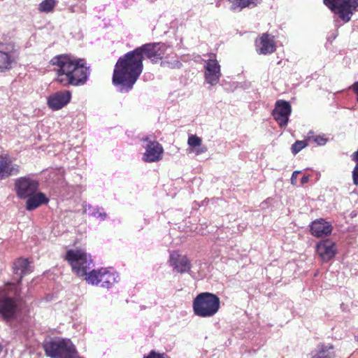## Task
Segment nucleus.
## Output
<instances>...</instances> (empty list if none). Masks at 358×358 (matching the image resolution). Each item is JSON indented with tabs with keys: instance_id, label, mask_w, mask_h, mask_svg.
I'll return each instance as SVG.
<instances>
[{
	"instance_id": "7",
	"label": "nucleus",
	"mask_w": 358,
	"mask_h": 358,
	"mask_svg": "<svg viewBox=\"0 0 358 358\" xmlns=\"http://www.w3.org/2000/svg\"><path fill=\"white\" fill-rule=\"evenodd\" d=\"M323 3L344 23L350 21L358 8V0H323Z\"/></svg>"
},
{
	"instance_id": "30",
	"label": "nucleus",
	"mask_w": 358,
	"mask_h": 358,
	"mask_svg": "<svg viewBox=\"0 0 358 358\" xmlns=\"http://www.w3.org/2000/svg\"><path fill=\"white\" fill-rule=\"evenodd\" d=\"M352 173L353 184L355 185H358V162H356V165Z\"/></svg>"
},
{
	"instance_id": "28",
	"label": "nucleus",
	"mask_w": 358,
	"mask_h": 358,
	"mask_svg": "<svg viewBox=\"0 0 358 358\" xmlns=\"http://www.w3.org/2000/svg\"><path fill=\"white\" fill-rule=\"evenodd\" d=\"M143 358H169L166 353H159L155 350H151L147 355L144 356Z\"/></svg>"
},
{
	"instance_id": "36",
	"label": "nucleus",
	"mask_w": 358,
	"mask_h": 358,
	"mask_svg": "<svg viewBox=\"0 0 358 358\" xmlns=\"http://www.w3.org/2000/svg\"><path fill=\"white\" fill-rule=\"evenodd\" d=\"M2 348H3L2 345H1V343H0V352L2 351Z\"/></svg>"
},
{
	"instance_id": "9",
	"label": "nucleus",
	"mask_w": 358,
	"mask_h": 358,
	"mask_svg": "<svg viewBox=\"0 0 358 358\" xmlns=\"http://www.w3.org/2000/svg\"><path fill=\"white\" fill-rule=\"evenodd\" d=\"M38 181L29 176L20 177L14 182V189L20 199H25L38 190Z\"/></svg>"
},
{
	"instance_id": "29",
	"label": "nucleus",
	"mask_w": 358,
	"mask_h": 358,
	"mask_svg": "<svg viewBox=\"0 0 358 358\" xmlns=\"http://www.w3.org/2000/svg\"><path fill=\"white\" fill-rule=\"evenodd\" d=\"M318 145H324L327 142V138L324 136L317 135L314 137L313 141Z\"/></svg>"
},
{
	"instance_id": "2",
	"label": "nucleus",
	"mask_w": 358,
	"mask_h": 358,
	"mask_svg": "<svg viewBox=\"0 0 358 358\" xmlns=\"http://www.w3.org/2000/svg\"><path fill=\"white\" fill-rule=\"evenodd\" d=\"M50 64L57 67L56 82L64 87L84 85L91 73L90 66L85 59L69 55L55 56L51 59Z\"/></svg>"
},
{
	"instance_id": "18",
	"label": "nucleus",
	"mask_w": 358,
	"mask_h": 358,
	"mask_svg": "<svg viewBox=\"0 0 358 358\" xmlns=\"http://www.w3.org/2000/svg\"><path fill=\"white\" fill-rule=\"evenodd\" d=\"M25 199V209L27 211H34L40 206L48 204L50 201L49 198L45 193L38 190Z\"/></svg>"
},
{
	"instance_id": "26",
	"label": "nucleus",
	"mask_w": 358,
	"mask_h": 358,
	"mask_svg": "<svg viewBox=\"0 0 358 358\" xmlns=\"http://www.w3.org/2000/svg\"><path fill=\"white\" fill-rule=\"evenodd\" d=\"M202 140L196 135H190L188 137L187 143L190 147L196 148L201 145Z\"/></svg>"
},
{
	"instance_id": "10",
	"label": "nucleus",
	"mask_w": 358,
	"mask_h": 358,
	"mask_svg": "<svg viewBox=\"0 0 358 358\" xmlns=\"http://www.w3.org/2000/svg\"><path fill=\"white\" fill-rule=\"evenodd\" d=\"M16 56L14 43H0V72L11 69L13 64L16 63Z\"/></svg>"
},
{
	"instance_id": "13",
	"label": "nucleus",
	"mask_w": 358,
	"mask_h": 358,
	"mask_svg": "<svg viewBox=\"0 0 358 358\" xmlns=\"http://www.w3.org/2000/svg\"><path fill=\"white\" fill-rule=\"evenodd\" d=\"M169 262L173 271L180 273H188L192 268L191 262L187 256L182 255L176 250L170 252Z\"/></svg>"
},
{
	"instance_id": "21",
	"label": "nucleus",
	"mask_w": 358,
	"mask_h": 358,
	"mask_svg": "<svg viewBox=\"0 0 358 358\" xmlns=\"http://www.w3.org/2000/svg\"><path fill=\"white\" fill-rule=\"evenodd\" d=\"M13 268L18 284L21 282L23 276L31 272L30 262L27 259L19 258L16 259L13 263Z\"/></svg>"
},
{
	"instance_id": "37",
	"label": "nucleus",
	"mask_w": 358,
	"mask_h": 358,
	"mask_svg": "<svg viewBox=\"0 0 358 358\" xmlns=\"http://www.w3.org/2000/svg\"><path fill=\"white\" fill-rule=\"evenodd\" d=\"M357 341H358V336H357Z\"/></svg>"
},
{
	"instance_id": "35",
	"label": "nucleus",
	"mask_w": 358,
	"mask_h": 358,
	"mask_svg": "<svg viewBox=\"0 0 358 358\" xmlns=\"http://www.w3.org/2000/svg\"><path fill=\"white\" fill-rule=\"evenodd\" d=\"M309 176H303L301 179V185L306 184L309 181Z\"/></svg>"
},
{
	"instance_id": "12",
	"label": "nucleus",
	"mask_w": 358,
	"mask_h": 358,
	"mask_svg": "<svg viewBox=\"0 0 358 358\" xmlns=\"http://www.w3.org/2000/svg\"><path fill=\"white\" fill-rule=\"evenodd\" d=\"M291 113L292 106L290 103L285 100H278L275 103V108L272 110L271 115L280 127L283 128L287 125Z\"/></svg>"
},
{
	"instance_id": "32",
	"label": "nucleus",
	"mask_w": 358,
	"mask_h": 358,
	"mask_svg": "<svg viewBox=\"0 0 358 358\" xmlns=\"http://www.w3.org/2000/svg\"><path fill=\"white\" fill-rule=\"evenodd\" d=\"M350 89H352L354 92L357 95V101L358 102V81H356L350 87Z\"/></svg>"
},
{
	"instance_id": "27",
	"label": "nucleus",
	"mask_w": 358,
	"mask_h": 358,
	"mask_svg": "<svg viewBox=\"0 0 358 358\" xmlns=\"http://www.w3.org/2000/svg\"><path fill=\"white\" fill-rule=\"evenodd\" d=\"M307 144L304 141H296L292 144L291 150L294 155L299 153L303 148H304Z\"/></svg>"
},
{
	"instance_id": "5",
	"label": "nucleus",
	"mask_w": 358,
	"mask_h": 358,
	"mask_svg": "<svg viewBox=\"0 0 358 358\" xmlns=\"http://www.w3.org/2000/svg\"><path fill=\"white\" fill-rule=\"evenodd\" d=\"M46 356L50 358H76L78 351L70 339L55 338L43 344Z\"/></svg>"
},
{
	"instance_id": "15",
	"label": "nucleus",
	"mask_w": 358,
	"mask_h": 358,
	"mask_svg": "<svg viewBox=\"0 0 358 358\" xmlns=\"http://www.w3.org/2000/svg\"><path fill=\"white\" fill-rule=\"evenodd\" d=\"M71 99L69 90L59 91L48 96L47 104L52 110H58L67 105Z\"/></svg>"
},
{
	"instance_id": "33",
	"label": "nucleus",
	"mask_w": 358,
	"mask_h": 358,
	"mask_svg": "<svg viewBox=\"0 0 358 358\" xmlns=\"http://www.w3.org/2000/svg\"><path fill=\"white\" fill-rule=\"evenodd\" d=\"M207 151V148L206 146H199L198 147V148L195 149V153L196 155H201L202 153H205Z\"/></svg>"
},
{
	"instance_id": "4",
	"label": "nucleus",
	"mask_w": 358,
	"mask_h": 358,
	"mask_svg": "<svg viewBox=\"0 0 358 358\" xmlns=\"http://www.w3.org/2000/svg\"><path fill=\"white\" fill-rule=\"evenodd\" d=\"M66 259L71 266L73 272L79 277H85V280L94 269V264L91 255L83 250H67Z\"/></svg>"
},
{
	"instance_id": "25",
	"label": "nucleus",
	"mask_w": 358,
	"mask_h": 358,
	"mask_svg": "<svg viewBox=\"0 0 358 358\" xmlns=\"http://www.w3.org/2000/svg\"><path fill=\"white\" fill-rule=\"evenodd\" d=\"M55 4V0H43L38 6V10L41 13H50L53 10Z\"/></svg>"
},
{
	"instance_id": "23",
	"label": "nucleus",
	"mask_w": 358,
	"mask_h": 358,
	"mask_svg": "<svg viewBox=\"0 0 358 358\" xmlns=\"http://www.w3.org/2000/svg\"><path fill=\"white\" fill-rule=\"evenodd\" d=\"M231 5L232 11H241L246 8H254L260 4L262 0H227Z\"/></svg>"
},
{
	"instance_id": "3",
	"label": "nucleus",
	"mask_w": 358,
	"mask_h": 358,
	"mask_svg": "<svg viewBox=\"0 0 358 358\" xmlns=\"http://www.w3.org/2000/svg\"><path fill=\"white\" fill-rule=\"evenodd\" d=\"M194 314L199 317H211L220 308V299L213 293L205 292L198 294L192 301Z\"/></svg>"
},
{
	"instance_id": "19",
	"label": "nucleus",
	"mask_w": 358,
	"mask_h": 358,
	"mask_svg": "<svg viewBox=\"0 0 358 358\" xmlns=\"http://www.w3.org/2000/svg\"><path fill=\"white\" fill-rule=\"evenodd\" d=\"M255 43L257 52L259 55L271 54L275 50L273 37L267 33L263 34L259 40H256Z\"/></svg>"
},
{
	"instance_id": "14",
	"label": "nucleus",
	"mask_w": 358,
	"mask_h": 358,
	"mask_svg": "<svg viewBox=\"0 0 358 358\" xmlns=\"http://www.w3.org/2000/svg\"><path fill=\"white\" fill-rule=\"evenodd\" d=\"M205 80L210 85H215L221 77L220 65L217 59H209L204 65Z\"/></svg>"
},
{
	"instance_id": "22",
	"label": "nucleus",
	"mask_w": 358,
	"mask_h": 358,
	"mask_svg": "<svg viewBox=\"0 0 358 358\" xmlns=\"http://www.w3.org/2000/svg\"><path fill=\"white\" fill-rule=\"evenodd\" d=\"M312 358H336L334 346L331 343H320L313 352Z\"/></svg>"
},
{
	"instance_id": "1",
	"label": "nucleus",
	"mask_w": 358,
	"mask_h": 358,
	"mask_svg": "<svg viewBox=\"0 0 358 358\" xmlns=\"http://www.w3.org/2000/svg\"><path fill=\"white\" fill-rule=\"evenodd\" d=\"M168 48L169 45L163 43H148L120 57L115 64L112 78L117 91L122 94L130 92L142 73L143 59L148 58L156 64L163 58Z\"/></svg>"
},
{
	"instance_id": "34",
	"label": "nucleus",
	"mask_w": 358,
	"mask_h": 358,
	"mask_svg": "<svg viewBox=\"0 0 358 358\" xmlns=\"http://www.w3.org/2000/svg\"><path fill=\"white\" fill-rule=\"evenodd\" d=\"M316 135H315L314 131H310L307 134V139L309 141H313L314 137H315Z\"/></svg>"
},
{
	"instance_id": "8",
	"label": "nucleus",
	"mask_w": 358,
	"mask_h": 358,
	"mask_svg": "<svg viewBox=\"0 0 358 358\" xmlns=\"http://www.w3.org/2000/svg\"><path fill=\"white\" fill-rule=\"evenodd\" d=\"M143 148L145 152L143 155L142 159L147 163H152L160 161L163 157V146L157 141L152 136H143L141 138Z\"/></svg>"
},
{
	"instance_id": "6",
	"label": "nucleus",
	"mask_w": 358,
	"mask_h": 358,
	"mask_svg": "<svg viewBox=\"0 0 358 358\" xmlns=\"http://www.w3.org/2000/svg\"><path fill=\"white\" fill-rule=\"evenodd\" d=\"M119 280L118 273L109 268L92 269L86 278L88 284L106 289H110Z\"/></svg>"
},
{
	"instance_id": "16",
	"label": "nucleus",
	"mask_w": 358,
	"mask_h": 358,
	"mask_svg": "<svg viewBox=\"0 0 358 358\" xmlns=\"http://www.w3.org/2000/svg\"><path fill=\"white\" fill-rule=\"evenodd\" d=\"M20 173V166L13 164L7 155H0V180H5Z\"/></svg>"
},
{
	"instance_id": "31",
	"label": "nucleus",
	"mask_w": 358,
	"mask_h": 358,
	"mask_svg": "<svg viewBox=\"0 0 358 358\" xmlns=\"http://www.w3.org/2000/svg\"><path fill=\"white\" fill-rule=\"evenodd\" d=\"M301 173V171H294L292 173V176H291V179H290L292 185H296V183H297V176Z\"/></svg>"
},
{
	"instance_id": "11",
	"label": "nucleus",
	"mask_w": 358,
	"mask_h": 358,
	"mask_svg": "<svg viewBox=\"0 0 358 358\" xmlns=\"http://www.w3.org/2000/svg\"><path fill=\"white\" fill-rule=\"evenodd\" d=\"M20 308L15 299L7 296H0V316L6 322L15 319Z\"/></svg>"
},
{
	"instance_id": "20",
	"label": "nucleus",
	"mask_w": 358,
	"mask_h": 358,
	"mask_svg": "<svg viewBox=\"0 0 358 358\" xmlns=\"http://www.w3.org/2000/svg\"><path fill=\"white\" fill-rule=\"evenodd\" d=\"M311 234L315 237H322L331 234L332 231L331 225L323 219L315 220L310 225Z\"/></svg>"
},
{
	"instance_id": "24",
	"label": "nucleus",
	"mask_w": 358,
	"mask_h": 358,
	"mask_svg": "<svg viewBox=\"0 0 358 358\" xmlns=\"http://www.w3.org/2000/svg\"><path fill=\"white\" fill-rule=\"evenodd\" d=\"M84 212L90 216L99 219L101 221L106 220L108 217L106 213L103 211V208L98 206H93L91 204L85 203L83 206Z\"/></svg>"
},
{
	"instance_id": "17",
	"label": "nucleus",
	"mask_w": 358,
	"mask_h": 358,
	"mask_svg": "<svg viewBox=\"0 0 358 358\" xmlns=\"http://www.w3.org/2000/svg\"><path fill=\"white\" fill-rule=\"evenodd\" d=\"M315 250L323 262L333 259L336 253L335 243L328 239L317 243Z\"/></svg>"
}]
</instances>
